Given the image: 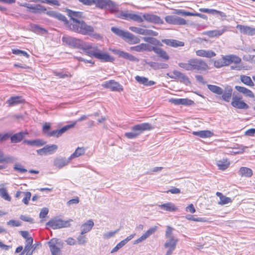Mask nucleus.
I'll list each match as a JSON object with an SVG mask.
<instances>
[{
	"instance_id": "864d4df0",
	"label": "nucleus",
	"mask_w": 255,
	"mask_h": 255,
	"mask_svg": "<svg viewBox=\"0 0 255 255\" xmlns=\"http://www.w3.org/2000/svg\"><path fill=\"white\" fill-rule=\"evenodd\" d=\"M143 40L144 41H145L146 42H148V43H151L152 44H154V45H158L159 43V41L157 39H156L155 38H153V37H145L143 38Z\"/></svg>"
},
{
	"instance_id": "4be33fe9",
	"label": "nucleus",
	"mask_w": 255,
	"mask_h": 255,
	"mask_svg": "<svg viewBox=\"0 0 255 255\" xmlns=\"http://www.w3.org/2000/svg\"><path fill=\"white\" fill-rule=\"evenodd\" d=\"M235 89L238 91L239 93L243 94L245 96L254 98L255 97V95L253 92L250 90V89L240 86H236L235 87Z\"/></svg>"
},
{
	"instance_id": "774afa93",
	"label": "nucleus",
	"mask_w": 255,
	"mask_h": 255,
	"mask_svg": "<svg viewBox=\"0 0 255 255\" xmlns=\"http://www.w3.org/2000/svg\"><path fill=\"white\" fill-rule=\"evenodd\" d=\"M157 227L156 226H154L148 229L144 234L148 238L149 236L154 234L155 232L157 230Z\"/></svg>"
},
{
	"instance_id": "4c0bfd02",
	"label": "nucleus",
	"mask_w": 255,
	"mask_h": 255,
	"mask_svg": "<svg viewBox=\"0 0 255 255\" xmlns=\"http://www.w3.org/2000/svg\"><path fill=\"white\" fill-rule=\"evenodd\" d=\"M193 134L194 135L202 137V138H207L213 136V133L208 130H200L198 131H193Z\"/></svg>"
},
{
	"instance_id": "49530a36",
	"label": "nucleus",
	"mask_w": 255,
	"mask_h": 255,
	"mask_svg": "<svg viewBox=\"0 0 255 255\" xmlns=\"http://www.w3.org/2000/svg\"><path fill=\"white\" fill-rule=\"evenodd\" d=\"M0 196L5 200L8 201H10L11 200V197L8 194L7 190L5 188H0Z\"/></svg>"
},
{
	"instance_id": "7c9ffc66",
	"label": "nucleus",
	"mask_w": 255,
	"mask_h": 255,
	"mask_svg": "<svg viewBox=\"0 0 255 255\" xmlns=\"http://www.w3.org/2000/svg\"><path fill=\"white\" fill-rule=\"evenodd\" d=\"M216 194L220 199V200L218 201L219 205H224L232 202V199L231 198L224 196L221 192H217Z\"/></svg>"
},
{
	"instance_id": "680f3d73",
	"label": "nucleus",
	"mask_w": 255,
	"mask_h": 255,
	"mask_svg": "<svg viewBox=\"0 0 255 255\" xmlns=\"http://www.w3.org/2000/svg\"><path fill=\"white\" fill-rule=\"evenodd\" d=\"M181 105H191L194 104V102L188 99H180Z\"/></svg>"
},
{
	"instance_id": "603ef678",
	"label": "nucleus",
	"mask_w": 255,
	"mask_h": 255,
	"mask_svg": "<svg viewBox=\"0 0 255 255\" xmlns=\"http://www.w3.org/2000/svg\"><path fill=\"white\" fill-rule=\"evenodd\" d=\"M31 194L30 192H24L23 195L22 202L25 204L27 205L28 202L31 198Z\"/></svg>"
},
{
	"instance_id": "f03ea898",
	"label": "nucleus",
	"mask_w": 255,
	"mask_h": 255,
	"mask_svg": "<svg viewBox=\"0 0 255 255\" xmlns=\"http://www.w3.org/2000/svg\"><path fill=\"white\" fill-rule=\"evenodd\" d=\"M207 87L209 90L212 93L218 95H222V99L224 101L227 102L230 101L233 93V89L231 86L227 85L224 89L214 85L208 84Z\"/></svg>"
},
{
	"instance_id": "ddd939ff",
	"label": "nucleus",
	"mask_w": 255,
	"mask_h": 255,
	"mask_svg": "<svg viewBox=\"0 0 255 255\" xmlns=\"http://www.w3.org/2000/svg\"><path fill=\"white\" fill-rule=\"evenodd\" d=\"M95 58L102 62H112L115 60V58L113 57L101 49H100L99 52L96 54Z\"/></svg>"
},
{
	"instance_id": "3c124183",
	"label": "nucleus",
	"mask_w": 255,
	"mask_h": 255,
	"mask_svg": "<svg viewBox=\"0 0 255 255\" xmlns=\"http://www.w3.org/2000/svg\"><path fill=\"white\" fill-rule=\"evenodd\" d=\"M78 244L80 245H85L87 242V239L84 235H80L77 238Z\"/></svg>"
},
{
	"instance_id": "09e8293b",
	"label": "nucleus",
	"mask_w": 255,
	"mask_h": 255,
	"mask_svg": "<svg viewBox=\"0 0 255 255\" xmlns=\"http://www.w3.org/2000/svg\"><path fill=\"white\" fill-rule=\"evenodd\" d=\"M44 147L48 154L54 153L58 149V146L56 144L47 145Z\"/></svg>"
},
{
	"instance_id": "79ce46f5",
	"label": "nucleus",
	"mask_w": 255,
	"mask_h": 255,
	"mask_svg": "<svg viewBox=\"0 0 255 255\" xmlns=\"http://www.w3.org/2000/svg\"><path fill=\"white\" fill-rule=\"evenodd\" d=\"M239 174L242 176L251 177L253 174L252 170L248 167H241L239 170Z\"/></svg>"
},
{
	"instance_id": "69168bd1",
	"label": "nucleus",
	"mask_w": 255,
	"mask_h": 255,
	"mask_svg": "<svg viewBox=\"0 0 255 255\" xmlns=\"http://www.w3.org/2000/svg\"><path fill=\"white\" fill-rule=\"evenodd\" d=\"M119 231V229L116 230L114 232H110L108 233L104 234L103 235V238L106 239H109L113 236H115V235L118 233V232Z\"/></svg>"
},
{
	"instance_id": "f3484780",
	"label": "nucleus",
	"mask_w": 255,
	"mask_h": 255,
	"mask_svg": "<svg viewBox=\"0 0 255 255\" xmlns=\"http://www.w3.org/2000/svg\"><path fill=\"white\" fill-rule=\"evenodd\" d=\"M103 85L105 87L109 88L113 91H121L123 90L122 86L114 80L106 81Z\"/></svg>"
},
{
	"instance_id": "423d86ee",
	"label": "nucleus",
	"mask_w": 255,
	"mask_h": 255,
	"mask_svg": "<svg viewBox=\"0 0 255 255\" xmlns=\"http://www.w3.org/2000/svg\"><path fill=\"white\" fill-rule=\"evenodd\" d=\"M62 42L66 45L73 48L82 49L84 41L72 36L65 35L62 38Z\"/></svg>"
},
{
	"instance_id": "5fc2aeb1",
	"label": "nucleus",
	"mask_w": 255,
	"mask_h": 255,
	"mask_svg": "<svg viewBox=\"0 0 255 255\" xmlns=\"http://www.w3.org/2000/svg\"><path fill=\"white\" fill-rule=\"evenodd\" d=\"M231 69L232 70H235L237 71L242 70L243 69H246L245 67L243 66L242 64L240 63H234V65L231 66Z\"/></svg>"
},
{
	"instance_id": "8fccbe9b",
	"label": "nucleus",
	"mask_w": 255,
	"mask_h": 255,
	"mask_svg": "<svg viewBox=\"0 0 255 255\" xmlns=\"http://www.w3.org/2000/svg\"><path fill=\"white\" fill-rule=\"evenodd\" d=\"M53 73L55 76H57L60 78H65L71 76V75L69 72L64 73L62 71H54Z\"/></svg>"
},
{
	"instance_id": "1a4fd4ad",
	"label": "nucleus",
	"mask_w": 255,
	"mask_h": 255,
	"mask_svg": "<svg viewBox=\"0 0 255 255\" xmlns=\"http://www.w3.org/2000/svg\"><path fill=\"white\" fill-rule=\"evenodd\" d=\"M99 47L95 44L84 42L82 47L86 54L90 56L95 58L96 54L99 52Z\"/></svg>"
},
{
	"instance_id": "f704fd0d",
	"label": "nucleus",
	"mask_w": 255,
	"mask_h": 255,
	"mask_svg": "<svg viewBox=\"0 0 255 255\" xmlns=\"http://www.w3.org/2000/svg\"><path fill=\"white\" fill-rule=\"evenodd\" d=\"M227 30V27L224 26L221 29H216L206 32V34L209 37L219 36Z\"/></svg>"
},
{
	"instance_id": "20e7f679",
	"label": "nucleus",
	"mask_w": 255,
	"mask_h": 255,
	"mask_svg": "<svg viewBox=\"0 0 255 255\" xmlns=\"http://www.w3.org/2000/svg\"><path fill=\"white\" fill-rule=\"evenodd\" d=\"M69 28L72 31L83 35H91L94 31V28L83 20L76 21L74 24H70Z\"/></svg>"
},
{
	"instance_id": "13d9d810",
	"label": "nucleus",
	"mask_w": 255,
	"mask_h": 255,
	"mask_svg": "<svg viewBox=\"0 0 255 255\" xmlns=\"http://www.w3.org/2000/svg\"><path fill=\"white\" fill-rule=\"evenodd\" d=\"M49 212L48 208H43L39 214V217L42 219L41 222H43L44 218H45Z\"/></svg>"
},
{
	"instance_id": "37998d69",
	"label": "nucleus",
	"mask_w": 255,
	"mask_h": 255,
	"mask_svg": "<svg viewBox=\"0 0 255 255\" xmlns=\"http://www.w3.org/2000/svg\"><path fill=\"white\" fill-rule=\"evenodd\" d=\"M85 149L84 147H78L75 152L72 154L70 157V159L71 160L76 157H78L85 153Z\"/></svg>"
},
{
	"instance_id": "cd10ccee",
	"label": "nucleus",
	"mask_w": 255,
	"mask_h": 255,
	"mask_svg": "<svg viewBox=\"0 0 255 255\" xmlns=\"http://www.w3.org/2000/svg\"><path fill=\"white\" fill-rule=\"evenodd\" d=\"M23 143L29 145L31 146L39 147L45 144L46 142L40 139L35 140L25 139L23 141Z\"/></svg>"
},
{
	"instance_id": "338daca9",
	"label": "nucleus",
	"mask_w": 255,
	"mask_h": 255,
	"mask_svg": "<svg viewBox=\"0 0 255 255\" xmlns=\"http://www.w3.org/2000/svg\"><path fill=\"white\" fill-rule=\"evenodd\" d=\"M14 169L20 173H24L27 171L26 169L24 168L21 165L18 164L14 165Z\"/></svg>"
},
{
	"instance_id": "ea45409f",
	"label": "nucleus",
	"mask_w": 255,
	"mask_h": 255,
	"mask_svg": "<svg viewBox=\"0 0 255 255\" xmlns=\"http://www.w3.org/2000/svg\"><path fill=\"white\" fill-rule=\"evenodd\" d=\"M48 13L50 16H51L53 17H55L59 20L64 22L65 24L68 23V21L66 17L64 15H62V14H61L60 13L52 11L48 12Z\"/></svg>"
},
{
	"instance_id": "f8f14e48",
	"label": "nucleus",
	"mask_w": 255,
	"mask_h": 255,
	"mask_svg": "<svg viewBox=\"0 0 255 255\" xmlns=\"http://www.w3.org/2000/svg\"><path fill=\"white\" fill-rule=\"evenodd\" d=\"M165 20L169 24L175 25H185L186 21L185 19L177 15H167L165 17Z\"/></svg>"
},
{
	"instance_id": "bb28decb",
	"label": "nucleus",
	"mask_w": 255,
	"mask_h": 255,
	"mask_svg": "<svg viewBox=\"0 0 255 255\" xmlns=\"http://www.w3.org/2000/svg\"><path fill=\"white\" fill-rule=\"evenodd\" d=\"M24 102V100L21 96L12 97L6 102L9 106H15Z\"/></svg>"
},
{
	"instance_id": "f257e3e1",
	"label": "nucleus",
	"mask_w": 255,
	"mask_h": 255,
	"mask_svg": "<svg viewBox=\"0 0 255 255\" xmlns=\"http://www.w3.org/2000/svg\"><path fill=\"white\" fill-rule=\"evenodd\" d=\"M178 66L187 71H205L208 68L207 63L203 60L198 58L191 59L187 63H179Z\"/></svg>"
},
{
	"instance_id": "9d476101",
	"label": "nucleus",
	"mask_w": 255,
	"mask_h": 255,
	"mask_svg": "<svg viewBox=\"0 0 255 255\" xmlns=\"http://www.w3.org/2000/svg\"><path fill=\"white\" fill-rule=\"evenodd\" d=\"M167 76L171 79L179 80L180 82L184 83L186 85L190 84V81L188 77L184 73L177 70H173L171 73H167Z\"/></svg>"
},
{
	"instance_id": "052dcab7",
	"label": "nucleus",
	"mask_w": 255,
	"mask_h": 255,
	"mask_svg": "<svg viewBox=\"0 0 255 255\" xmlns=\"http://www.w3.org/2000/svg\"><path fill=\"white\" fill-rule=\"evenodd\" d=\"M214 65L215 67L218 68L225 66L223 58L215 61Z\"/></svg>"
},
{
	"instance_id": "c85d7f7f",
	"label": "nucleus",
	"mask_w": 255,
	"mask_h": 255,
	"mask_svg": "<svg viewBox=\"0 0 255 255\" xmlns=\"http://www.w3.org/2000/svg\"><path fill=\"white\" fill-rule=\"evenodd\" d=\"M27 134V132H19L15 133L11 135L10 137L11 142L12 143H18L20 142L25 137V135Z\"/></svg>"
},
{
	"instance_id": "c9c22d12",
	"label": "nucleus",
	"mask_w": 255,
	"mask_h": 255,
	"mask_svg": "<svg viewBox=\"0 0 255 255\" xmlns=\"http://www.w3.org/2000/svg\"><path fill=\"white\" fill-rule=\"evenodd\" d=\"M230 164V162L226 158L216 160V165L218 167L219 169L222 170H225L227 169Z\"/></svg>"
},
{
	"instance_id": "0e129e2a",
	"label": "nucleus",
	"mask_w": 255,
	"mask_h": 255,
	"mask_svg": "<svg viewBox=\"0 0 255 255\" xmlns=\"http://www.w3.org/2000/svg\"><path fill=\"white\" fill-rule=\"evenodd\" d=\"M125 245L123 243L122 241H121L119 243H118L115 247H114L111 252V253L113 254L116 252H117L119 250L124 247Z\"/></svg>"
},
{
	"instance_id": "c756f323",
	"label": "nucleus",
	"mask_w": 255,
	"mask_h": 255,
	"mask_svg": "<svg viewBox=\"0 0 255 255\" xmlns=\"http://www.w3.org/2000/svg\"><path fill=\"white\" fill-rule=\"evenodd\" d=\"M146 64L154 70H158L160 69H167L169 66L164 63H159L155 62H146Z\"/></svg>"
},
{
	"instance_id": "39448f33",
	"label": "nucleus",
	"mask_w": 255,
	"mask_h": 255,
	"mask_svg": "<svg viewBox=\"0 0 255 255\" xmlns=\"http://www.w3.org/2000/svg\"><path fill=\"white\" fill-rule=\"evenodd\" d=\"M72 220L69 219L67 221L63 220L59 217H55L49 220L46 226L50 227L54 230L59 229L63 228H67L70 226V222Z\"/></svg>"
},
{
	"instance_id": "b1692460",
	"label": "nucleus",
	"mask_w": 255,
	"mask_h": 255,
	"mask_svg": "<svg viewBox=\"0 0 255 255\" xmlns=\"http://www.w3.org/2000/svg\"><path fill=\"white\" fill-rule=\"evenodd\" d=\"M94 225V223L92 220H89L81 226V235H84L90 232Z\"/></svg>"
},
{
	"instance_id": "5701e85b",
	"label": "nucleus",
	"mask_w": 255,
	"mask_h": 255,
	"mask_svg": "<svg viewBox=\"0 0 255 255\" xmlns=\"http://www.w3.org/2000/svg\"><path fill=\"white\" fill-rule=\"evenodd\" d=\"M105 9L109 10L112 13H114L119 11V6L115 2L111 0H108L106 8Z\"/></svg>"
},
{
	"instance_id": "e433bc0d",
	"label": "nucleus",
	"mask_w": 255,
	"mask_h": 255,
	"mask_svg": "<svg viewBox=\"0 0 255 255\" xmlns=\"http://www.w3.org/2000/svg\"><path fill=\"white\" fill-rule=\"evenodd\" d=\"M153 51L163 60L168 61L169 59V56L166 52L162 49L157 47V48L153 49Z\"/></svg>"
},
{
	"instance_id": "dca6fc26",
	"label": "nucleus",
	"mask_w": 255,
	"mask_h": 255,
	"mask_svg": "<svg viewBox=\"0 0 255 255\" xmlns=\"http://www.w3.org/2000/svg\"><path fill=\"white\" fill-rule=\"evenodd\" d=\"M222 58L225 66L229 65L232 63H241L242 61L241 59L239 57L234 54L223 56Z\"/></svg>"
},
{
	"instance_id": "4468645a",
	"label": "nucleus",
	"mask_w": 255,
	"mask_h": 255,
	"mask_svg": "<svg viewBox=\"0 0 255 255\" xmlns=\"http://www.w3.org/2000/svg\"><path fill=\"white\" fill-rule=\"evenodd\" d=\"M71 161L70 157L66 158L62 156L56 157L53 160V165L58 169H61L67 165Z\"/></svg>"
},
{
	"instance_id": "a211bd4d",
	"label": "nucleus",
	"mask_w": 255,
	"mask_h": 255,
	"mask_svg": "<svg viewBox=\"0 0 255 255\" xmlns=\"http://www.w3.org/2000/svg\"><path fill=\"white\" fill-rule=\"evenodd\" d=\"M178 242V240L175 238L174 237H170V238L166 241L164 244V247L169 248L168 252H170L172 253L175 249L176 245Z\"/></svg>"
},
{
	"instance_id": "6ab92c4d",
	"label": "nucleus",
	"mask_w": 255,
	"mask_h": 255,
	"mask_svg": "<svg viewBox=\"0 0 255 255\" xmlns=\"http://www.w3.org/2000/svg\"><path fill=\"white\" fill-rule=\"evenodd\" d=\"M83 13L81 11H74L70 9L67 10V14L72 20V23L70 24H74L76 21H80L77 18H81L83 17Z\"/></svg>"
},
{
	"instance_id": "a19ab883",
	"label": "nucleus",
	"mask_w": 255,
	"mask_h": 255,
	"mask_svg": "<svg viewBox=\"0 0 255 255\" xmlns=\"http://www.w3.org/2000/svg\"><path fill=\"white\" fill-rule=\"evenodd\" d=\"M231 105L235 108L239 109H248L249 105L243 101H232Z\"/></svg>"
},
{
	"instance_id": "6e6552de",
	"label": "nucleus",
	"mask_w": 255,
	"mask_h": 255,
	"mask_svg": "<svg viewBox=\"0 0 255 255\" xmlns=\"http://www.w3.org/2000/svg\"><path fill=\"white\" fill-rule=\"evenodd\" d=\"M116 15L118 18L128 20H133L138 23L143 21V19L141 15L134 13H130L128 11L121 10Z\"/></svg>"
},
{
	"instance_id": "2f4dec72",
	"label": "nucleus",
	"mask_w": 255,
	"mask_h": 255,
	"mask_svg": "<svg viewBox=\"0 0 255 255\" xmlns=\"http://www.w3.org/2000/svg\"><path fill=\"white\" fill-rule=\"evenodd\" d=\"M135 79L139 83L144 85L146 86H151L154 85L155 82L153 81H149L148 78L144 77H141L139 76H136L135 77Z\"/></svg>"
},
{
	"instance_id": "58836bf2",
	"label": "nucleus",
	"mask_w": 255,
	"mask_h": 255,
	"mask_svg": "<svg viewBox=\"0 0 255 255\" xmlns=\"http://www.w3.org/2000/svg\"><path fill=\"white\" fill-rule=\"evenodd\" d=\"M240 79L241 81L247 86L251 87H253L255 86L254 82L249 76L242 75L240 76Z\"/></svg>"
},
{
	"instance_id": "9b49d317",
	"label": "nucleus",
	"mask_w": 255,
	"mask_h": 255,
	"mask_svg": "<svg viewBox=\"0 0 255 255\" xmlns=\"http://www.w3.org/2000/svg\"><path fill=\"white\" fill-rule=\"evenodd\" d=\"M76 124V122H73L72 124L64 126L60 129H56L52 131H50L49 132H47L46 135L50 137L54 136L58 137L67 130L73 128Z\"/></svg>"
},
{
	"instance_id": "a18cd8bd",
	"label": "nucleus",
	"mask_w": 255,
	"mask_h": 255,
	"mask_svg": "<svg viewBox=\"0 0 255 255\" xmlns=\"http://www.w3.org/2000/svg\"><path fill=\"white\" fill-rule=\"evenodd\" d=\"M111 31L118 36L122 37L123 39L125 37V35L126 34L127 31H124L118 27H112L111 28Z\"/></svg>"
},
{
	"instance_id": "de8ad7c7",
	"label": "nucleus",
	"mask_w": 255,
	"mask_h": 255,
	"mask_svg": "<svg viewBox=\"0 0 255 255\" xmlns=\"http://www.w3.org/2000/svg\"><path fill=\"white\" fill-rule=\"evenodd\" d=\"M93 4H95L96 7L105 9L106 8V4L108 0H93Z\"/></svg>"
},
{
	"instance_id": "7ed1b4c3",
	"label": "nucleus",
	"mask_w": 255,
	"mask_h": 255,
	"mask_svg": "<svg viewBox=\"0 0 255 255\" xmlns=\"http://www.w3.org/2000/svg\"><path fill=\"white\" fill-rule=\"evenodd\" d=\"M153 126L147 123L136 125L131 127V131L125 133V136L129 139H134L138 137L141 133L145 130H149L153 129Z\"/></svg>"
},
{
	"instance_id": "aec40b11",
	"label": "nucleus",
	"mask_w": 255,
	"mask_h": 255,
	"mask_svg": "<svg viewBox=\"0 0 255 255\" xmlns=\"http://www.w3.org/2000/svg\"><path fill=\"white\" fill-rule=\"evenodd\" d=\"M162 42L166 45L173 47H182L184 46V43L183 42L175 39H164L162 40Z\"/></svg>"
},
{
	"instance_id": "412c9836",
	"label": "nucleus",
	"mask_w": 255,
	"mask_h": 255,
	"mask_svg": "<svg viewBox=\"0 0 255 255\" xmlns=\"http://www.w3.org/2000/svg\"><path fill=\"white\" fill-rule=\"evenodd\" d=\"M124 39L130 44H137L140 42V39L138 37L128 31H127Z\"/></svg>"
},
{
	"instance_id": "e2e57ef3",
	"label": "nucleus",
	"mask_w": 255,
	"mask_h": 255,
	"mask_svg": "<svg viewBox=\"0 0 255 255\" xmlns=\"http://www.w3.org/2000/svg\"><path fill=\"white\" fill-rule=\"evenodd\" d=\"M178 14H181L183 16H194V13L182 10H178L176 12Z\"/></svg>"
},
{
	"instance_id": "c03bdc74",
	"label": "nucleus",
	"mask_w": 255,
	"mask_h": 255,
	"mask_svg": "<svg viewBox=\"0 0 255 255\" xmlns=\"http://www.w3.org/2000/svg\"><path fill=\"white\" fill-rule=\"evenodd\" d=\"M31 28L32 31L38 34H44L47 32L45 29L36 24L32 25Z\"/></svg>"
},
{
	"instance_id": "bf43d9fd",
	"label": "nucleus",
	"mask_w": 255,
	"mask_h": 255,
	"mask_svg": "<svg viewBox=\"0 0 255 255\" xmlns=\"http://www.w3.org/2000/svg\"><path fill=\"white\" fill-rule=\"evenodd\" d=\"M7 225L11 227H18L21 225V223L19 221L11 220L7 222Z\"/></svg>"
},
{
	"instance_id": "6e6d98bb",
	"label": "nucleus",
	"mask_w": 255,
	"mask_h": 255,
	"mask_svg": "<svg viewBox=\"0 0 255 255\" xmlns=\"http://www.w3.org/2000/svg\"><path fill=\"white\" fill-rule=\"evenodd\" d=\"M129 29L131 31L135 32L136 33H138L139 34L143 35V28L135 27V26H130L129 27Z\"/></svg>"
},
{
	"instance_id": "393cba45",
	"label": "nucleus",
	"mask_w": 255,
	"mask_h": 255,
	"mask_svg": "<svg viewBox=\"0 0 255 255\" xmlns=\"http://www.w3.org/2000/svg\"><path fill=\"white\" fill-rule=\"evenodd\" d=\"M197 56L207 58H212L216 56V53L212 50H206L204 49L198 50L196 51Z\"/></svg>"
},
{
	"instance_id": "72a5a7b5",
	"label": "nucleus",
	"mask_w": 255,
	"mask_h": 255,
	"mask_svg": "<svg viewBox=\"0 0 255 255\" xmlns=\"http://www.w3.org/2000/svg\"><path fill=\"white\" fill-rule=\"evenodd\" d=\"M199 11L202 12L207 13L209 14H212L213 15L215 14H219L222 17H226V15L225 13L219 11L214 9H209V8H201L199 9Z\"/></svg>"
},
{
	"instance_id": "4d7b16f0",
	"label": "nucleus",
	"mask_w": 255,
	"mask_h": 255,
	"mask_svg": "<svg viewBox=\"0 0 255 255\" xmlns=\"http://www.w3.org/2000/svg\"><path fill=\"white\" fill-rule=\"evenodd\" d=\"M12 53L15 55H21L27 58L29 56L26 52L19 49H12Z\"/></svg>"
},
{
	"instance_id": "2eb2a0df",
	"label": "nucleus",
	"mask_w": 255,
	"mask_h": 255,
	"mask_svg": "<svg viewBox=\"0 0 255 255\" xmlns=\"http://www.w3.org/2000/svg\"><path fill=\"white\" fill-rule=\"evenodd\" d=\"M142 19H144L147 22L155 23V24H163V21L161 18L156 15L151 13H145L143 14L141 16Z\"/></svg>"
},
{
	"instance_id": "a878e982",
	"label": "nucleus",
	"mask_w": 255,
	"mask_h": 255,
	"mask_svg": "<svg viewBox=\"0 0 255 255\" xmlns=\"http://www.w3.org/2000/svg\"><path fill=\"white\" fill-rule=\"evenodd\" d=\"M237 27L239 28L241 32L244 34L255 35V28L242 25H238Z\"/></svg>"
},
{
	"instance_id": "0eeeda50",
	"label": "nucleus",
	"mask_w": 255,
	"mask_h": 255,
	"mask_svg": "<svg viewBox=\"0 0 255 255\" xmlns=\"http://www.w3.org/2000/svg\"><path fill=\"white\" fill-rule=\"evenodd\" d=\"M47 244L52 255H62L60 249L62 248L63 243L58 239L53 238Z\"/></svg>"
},
{
	"instance_id": "473e14b6",
	"label": "nucleus",
	"mask_w": 255,
	"mask_h": 255,
	"mask_svg": "<svg viewBox=\"0 0 255 255\" xmlns=\"http://www.w3.org/2000/svg\"><path fill=\"white\" fill-rule=\"evenodd\" d=\"M29 9V11L33 13H40V12H45L46 11V8L43 5L37 4L36 5H30L27 6Z\"/></svg>"
}]
</instances>
